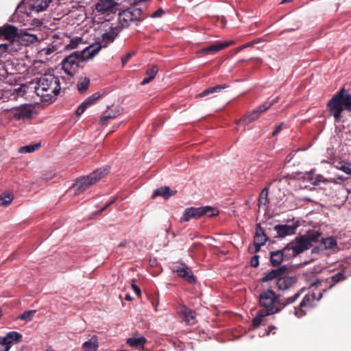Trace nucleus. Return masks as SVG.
<instances>
[{
    "label": "nucleus",
    "mask_w": 351,
    "mask_h": 351,
    "mask_svg": "<svg viewBox=\"0 0 351 351\" xmlns=\"http://www.w3.org/2000/svg\"><path fill=\"white\" fill-rule=\"evenodd\" d=\"M302 291L301 289L293 295L283 299H280V295L271 289L262 291L258 296V304L263 309L259 310L252 319L253 327L258 328L261 325H265V317L278 313L286 306L293 304L300 296Z\"/></svg>",
    "instance_id": "nucleus-1"
},
{
    "label": "nucleus",
    "mask_w": 351,
    "mask_h": 351,
    "mask_svg": "<svg viewBox=\"0 0 351 351\" xmlns=\"http://www.w3.org/2000/svg\"><path fill=\"white\" fill-rule=\"evenodd\" d=\"M327 110L335 122L341 121L343 110L351 113V93H348L345 88H341L328 102Z\"/></svg>",
    "instance_id": "nucleus-2"
},
{
    "label": "nucleus",
    "mask_w": 351,
    "mask_h": 351,
    "mask_svg": "<svg viewBox=\"0 0 351 351\" xmlns=\"http://www.w3.org/2000/svg\"><path fill=\"white\" fill-rule=\"evenodd\" d=\"M60 90V80L51 74H45L37 82L36 93L43 101H49L54 99Z\"/></svg>",
    "instance_id": "nucleus-3"
},
{
    "label": "nucleus",
    "mask_w": 351,
    "mask_h": 351,
    "mask_svg": "<svg viewBox=\"0 0 351 351\" xmlns=\"http://www.w3.org/2000/svg\"><path fill=\"white\" fill-rule=\"evenodd\" d=\"M110 172V168L105 167L98 169L87 176L78 178L73 184V188L78 192H83Z\"/></svg>",
    "instance_id": "nucleus-4"
},
{
    "label": "nucleus",
    "mask_w": 351,
    "mask_h": 351,
    "mask_svg": "<svg viewBox=\"0 0 351 351\" xmlns=\"http://www.w3.org/2000/svg\"><path fill=\"white\" fill-rule=\"evenodd\" d=\"M218 214L217 210L211 206H202L199 208L191 207L186 208L180 219L181 222H186L191 219H198L206 215L213 217Z\"/></svg>",
    "instance_id": "nucleus-5"
},
{
    "label": "nucleus",
    "mask_w": 351,
    "mask_h": 351,
    "mask_svg": "<svg viewBox=\"0 0 351 351\" xmlns=\"http://www.w3.org/2000/svg\"><path fill=\"white\" fill-rule=\"evenodd\" d=\"M322 297V293H320L317 300H319ZM315 299L316 294L314 292H309L306 294L300 304L298 306L294 307L295 315L298 318L305 316L306 315L307 310L313 307Z\"/></svg>",
    "instance_id": "nucleus-6"
},
{
    "label": "nucleus",
    "mask_w": 351,
    "mask_h": 351,
    "mask_svg": "<svg viewBox=\"0 0 351 351\" xmlns=\"http://www.w3.org/2000/svg\"><path fill=\"white\" fill-rule=\"evenodd\" d=\"M309 248L306 241L302 235L295 237L294 240L285 245V250L288 251L291 258Z\"/></svg>",
    "instance_id": "nucleus-7"
},
{
    "label": "nucleus",
    "mask_w": 351,
    "mask_h": 351,
    "mask_svg": "<svg viewBox=\"0 0 351 351\" xmlns=\"http://www.w3.org/2000/svg\"><path fill=\"white\" fill-rule=\"evenodd\" d=\"M80 62L79 51H74L63 60L62 69L70 77H73L78 71Z\"/></svg>",
    "instance_id": "nucleus-8"
},
{
    "label": "nucleus",
    "mask_w": 351,
    "mask_h": 351,
    "mask_svg": "<svg viewBox=\"0 0 351 351\" xmlns=\"http://www.w3.org/2000/svg\"><path fill=\"white\" fill-rule=\"evenodd\" d=\"M291 258L289 253L285 250V246L282 250L269 252V261L272 267H279L283 261H289Z\"/></svg>",
    "instance_id": "nucleus-9"
},
{
    "label": "nucleus",
    "mask_w": 351,
    "mask_h": 351,
    "mask_svg": "<svg viewBox=\"0 0 351 351\" xmlns=\"http://www.w3.org/2000/svg\"><path fill=\"white\" fill-rule=\"evenodd\" d=\"M173 271L176 273L179 277L184 279L189 283H196V278L193 275L191 269L186 264L180 263L178 265L173 266Z\"/></svg>",
    "instance_id": "nucleus-10"
},
{
    "label": "nucleus",
    "mask_w": 351,
    "mask_h": 351,
    "mask_svg": "<svg viewBox=\"0 0 351 351\" xmlns=\"http://www.w3.org/2000/svg\"><path fill=\"white\" fill-rule=\"evenodd\" d=\"M119 5L116 1H98L95 5V9L98 12L109 15L116 13Z\"/></svg>",
    "instance_id": "nucleus-11"
},
{
    "label": "nucleus",
    "mask_w": 351,
    "mask_h": 351,
    "mask_svg": "<svg viewBox=\"0 0 351 351\" xmlns=\"http://www.w3.org/2000/svg\"><path fill=\"white\" fill-rule=\"evenodd\" d=\"M298 281L296 276H281L276 280V287L279 290L286 291L293 287Z\"/></svg>",
    "instance_id": "nucleus-12"
},
{
    "label": "nucleus",
    "mask_w": 351,
    "mask_h": 351,
    "mask_svg": "<svg viewBox=\"0 0 351 351\" xmlns=\"http://www.w3.org/2000/svg\"><path fill=\"white\" fill-rule=\"evenodd\" d=\"M348 276V275L346 274V270L341 269L335 275L326 278L324 281L326 288L324 289L323 291L325 292L327 289L332 288L335 285L347 279Z\"/></svg>",
    "instance_id": "nucleus-13"
},
{
    "label": "nucleus",
    "mask_w": 351,
    "mask_h": 351,
    "mask_svg": "<svg viewBox=\"0 0 351 351\" xmlns=\"http://www.w3.org/2000/svg\"><path fill=\"white\" fill-rule=\"evenodd\" d=\"M288 267L287 265L280 266L277 269H274L267 272L264 273L263 276L261 279L262 282L271 281L274 279H278L281 276L284 275L287 271Z\"/></svg>",
    "instance_id": "nucleus-14"
},
{
    "label": "nucleus",
    "mask_w": 351,
    "mask_h": 351,
    "mask_svg": "<svg viewBox=\"0 0 351 351\" xmlns=\"http://www.w3.org/2000/svg\"><path fill=\"white\" fill-rule=\"evenodd\" d=\"M233 44L232 41L230 42H216L215 43L205 47L201 49H199L197 53H204V54H213L215 53L222 49H226V47L230 46Z\"/></svg>",
    "instance_id": "nucleus-15"
},
{
    "label": "nucleus",
    "mask_w": 351,
    "mask_h": 351,
    "mask_svg": "<svg viewBox=\"0 0 351 351\" xmlns=\"http://www.w3.org/2000/svg\"><path fill=\"white\" fill-rule=\"evenodd\" d=\"M337 241L333 237L322 238L321 242L312 249L311 253L319 254L324 250L333 249L337 246Z\"/></svg>",
    "instance_id": "nucleus-16"
},
{
    "label": "nucleus",
    "mask_w": 351,
    "mask_h": 351,
    "mask_svg": "<svg viewBox=\"0 0 351 351\" xmlns=\"http://www.w3.org/2000/svg\"><path fill=\"white\" fill-rule=\"evenodd\" d=\"M102 48L101 45H97L95 44L91 45L82 51H79V58L81 62H84L86 60H88L94 57Z\"/></svg>",
    "instance_id": "nucleus-17"
},
{
    "label": "nucleus",
    "mask_w": 351,
    "mask_h": 351,
    "mask_svg": "<svg viewBox=\"0 0 351 351\" xmlns=\"http://www.w3.org/2000/svg\"><path fill=\"white\" fill-rule=\"evenodd\" d=\"M298 225H276L274 228V230L276 231L278 237L284 238L286 236L292 235L295 234V230Z\"/></svg>",
    "instance_id": "nucleus-18"
},
{
    "label": "nucleus",
    "mask_w": 351,
    "mask_h": 351,
    "mask_svg": "<svg viewBox=\"0 0 351 351\" xmlns=\"http://www.w3.org/2000/svg\"><path fill=\"white\" fill-rule=\"evenodd\" d=\"M19 34L18 28L14 25L6 24L0 27V37L3 36L7 40H14Z\"/></svg>",
    "instance_id": "nucleus-19"
},
{
    "label": "nucleus",
    "mask_w": 351,
    "mask_h": 351,
    "mask_svg": "<svg viewBox=\"0 0 351 351\" xmlns=\"http://www.w3.org/2000/svg\"><path fill=\"white\" fill-rule=\"evenodd\" d=\"M269 108V105H261L259 106L256 109L254 110L250 113L246 114L243 119V121L245 122V123L248 124L256 120L261 113L264 112L267 110Z\"/></svg>",
    "instance_id": "nucleus-20"
},
{
    "label": "nucleus",
    "mask_w": 351,
    "mask_h": 351,
    "mask_svg": "<svg viewBox=\"0 0 351 351\" xmlns=\"http://www.w3.org/2000/svg\"><path fill=\"white\" fill-rule=\"evenodd\" d=\"M176 191H172L169 186H162L154 191L152 198H155L156 196H161L165 199L175 195Z\"/></svg>",
    "instance_id": "nucleus-21"
},
{
    "label": "nucleus",
    "mask_w": 351,
    "mask_h": 351,
    "mask_svg": "<svg viewBox=\"0 0 351 351\" xmlns=\"http://www.w3.org/2000/svg\"><path fill=\"white\" fill-rule=\"evenodd\" d=\"M267 240L268 237L265 233L263 228L261 226V224H256L254 243L264 245Z\"/></svg>",
    "instance_id": "nucleus-22"
},
{
    "label": "nucleus",
    "mask_w": 351,
    "mask_h": 351,
    "mask_svg": "<svg viewBox=\"0 0 351 351\" xmlns=\"http://www.w3.org/2000/svg\"><path fill=\"white\" fill-rule=\"evenodd\" d=\"M302 236L304 237V240L306 241L309 247H311L313 245L312 243H316L319 241L322 236V233L319 231L313 230L308 231L306 234Z\"/></svg>",
    "instance_id": "nucleus-23"
},
{
    "label": "nucleus",
    "mask_w": 351,
    "mask_h": 351,
    "mask_svg": "<svg viewBox=\"0 0 351 351\" xmlns=\"http://www.w3.org/2000/svg\"><path fill=\"white\" fill-rule=\"evenodd\" d=\"M181 316L182 319L189 325H193L196 322L195 315L196 313L195 311H192L189 308H184L181 311Z\"/></svg>",
    "instance_id": "nucleus-24"
},
{
    "label": "nucleus",
    "mask_w": 351,
    "mask_h": 351,
    "mask_svg": "<svg viewBox=\"0 0 351 351\" xmlns=\"http://www.w3.org/2000/svg\"><path fill=\"white\" fill-rule=\"evenodd\" d=\"M18 38L20 40V42L25 46L33 44L38 40L36 35L29 34L27 32L19 34Z\"/></svg>",
    "instance_id": "nucleus-25"
},
{
    "label": "nucleus",
    "mask_w": 351,
    "mask_h": 351,
    "mask_svg": "<svg viewBox=\"0 0 351 351\" xmlns=\"http://www.w3.org/2000/svg\"><path fill=\"white\" fill-rule=\"evenodd\" d=\"M98 337L93 335L88 341L82 344L84 351H97L99 348Z\"/></svg>",
    "instance_id": "nucleus-26"
},
{
    "label": "nucleus",
    "mask_w": 351,
    "mask_h": 351,
    "mask_svg": "<svg viewBox=\"0 0 351 351\" xmlns=\"http://www.w3.org/2000/svg\"><path fill=\"white\" fill-rule=\"evenodd\" d=\"M39 1H35L33 4H28L29 12H27V15L31 14L32 12H40L45 10L49 5V3L51 1H40V3H38Z\"/></svg>",
    "instance_id": "nucleus-27"
},
{
    "label": "nucleus",
    "mask_w": 351,
    "mask_h": 351,
    "mask_svg": "<svg viewBox=\"0 0 351 351\" xmlns=\"http://www.w3.org/2000/svg\"><path fill=\"white\" fill-rule=\"evenodd\" d=\"M22 338V335L16 331L8 332L5 337L3 338V341L6 343V346L11 347V344L14 341L19 342Z\"/></svg>",
    "instance_id": "nucleus-28"
},
{
    "label": "nucleus",
    "mask_w": 351,
    "mask_h": 351,
    "mask_svg": "<svg viewBox=\"0 0 351 351\" xmlns=\"http://www.w3.org/2000/svg\"><path fill=\"white\" fill-rule=\"evenodd\" d=\"M117 34L114 31L106 32L101 36V41L99 43H96L95 45H101L102 47H106L108 44L112 43L114 40Z\"/></svg>",
    "instance_id": "nucleus-29"
},
{
    "label": "nucleus",
    "mask_w": 351,
    "mask_h": 351,
    "mask_svg": "<svg viewBox=\"0 0 351 351\" xmlns=\"http://www.w3.org/2000/svg\"><path fill=\"white\" fill-rule=\"evenodd\" d=\"M158 71V68L156 65H152L149 68L145 73L146 77L141 82V85H145L152 81Z\"/></svg>",
    "instance_id": "nucleus-30"
},
{
    "label": "nucleus",
    "mask_w": 351,
    "mask_h": 351,
    "mask_svg": "<svg viewBox=\"0 0 351 351\" xmlns=\"http://www.w3.org/2000/svg\"><path fill=\"white\" fill-rule=\"evenodd\" d=\"M310 174H311V176L309 177V180H310L311 182L313 185H318L321 182H323V183H326V182L337 183V182L333 178L326 179L322 175L314 174L312 172H311Z\"/></svg>",
    "instance_id": "nucleus-31"
},
{
    "label": "nucleus",
    "mask_w": 351,
    "mask_h": 351,
    "mask_svg": "<svg viewBox=\"0 0 351 351\" xmlns=\"http://www.w3.org/2000/svg\"><path fill=\"white\" fill-rule=\"evenodd\" d=\"M141 1H135L134 5H132L129 9L132 13V16L134 18V21H139L144 19L145 16H143V10L142 8L138 7V3Z\"/></svg>",
    "instance_id": "nucleus-32"
},
{
    "label": "nucleus",
    "mask_w": 351,
    "mask_h": 351,
    "mask_svg": "<svg viewBox=\"0 0 351 351\" xmlns=\"http://www.w3.org/2000/svg\"><path fill=\"white\" fill-rule=\"evenodd\" d=\"M146 342L147 339L144 337L129 338L126 341L128 345L135 348L143 347Z\"/></svg>",
    "instance_id": "nucleus-33"
},
{
    "label": "nucleus",
    "mask_w": 351,
    "mask_h": 351,
    "mask_svg": "<svg viewBox=\"0 0 351 351\" xmlns=\"http://www.w3.org/2000/svg\"><path fill=\"white\" fill-rule=\"evenodd\" d=\"M227 87H228V86H226V85H217L213 87H209L208 88H206L205 90H204L203 92H202L201 93H199L198 95V97H203L207 96L210 94H213L214 93H218V92H220L222 89H224Z\"/></svg>",
    "instance_id": "nucleus-34"
},
{
    "label": "nucleus",
    "mask_w": 351,
    "mask_h": 351,
    "mask_svg": "<svg viewBox=\"0 0 351 351\" xmlns=\"http://www.w3.org/2000/svg\"><path fill=\"white\" fill-rule=\"evenodd\" d=\"M13 200V195L10 192H4L0 195V205L6 206Z\"/></svg>",
    "instance_id": "nucleus-35"
},
{
    "label": "nucleus",
    "mask_w": 351,
    "mask_h": 351,
    "mask_svg": "<svg viewBox=\"0 0 351 351\" xmlns=\"http://www.w3.org/2000/svg\"><path fill=\"white\" fill-rule=\"evenodd\" d=\"M268 192H269L268 187H265L261 192L259 197H258V206L259 207H261L262 206H266V204L268 203V198H267Z\"/></svg>",
    "instance_id": "nucleus-36"
},
{
    "label": "nucleus",
    "mask_w": 351,
    "mask_h": 351,
    "mask_svg": "<svg viewBox=\"0 0 351 351\" xmlns=\"http://www.w3.org/2000/svg\"><path fill=\"white\" fill-rule=\"evenodd\" d=\"M119 15L120 20L123 21L127 24H128L130 22L134 21V18H132V13L129 8L119 12Z\"/></svg>",
    "instance_id": "nucleus-37"
},
{
    "label": "nucleus",
    "mask_w": 351,
    "mask_h": 351,
    "mask_svg": "<svg viewBox=\"0 0 351 351\" xmlns=\"http://www.w3.org/2000/svg\"><path fill=\"white\" fill-rule=\"evenodd\" d=\"M40 147V143L28 145L21 147L19 149V152L22 153V154L32 153L34 151L38 149Z\"/></svg>",
    "instance_id": "nucleus-38"
},
{
    "label": "nucleus",
    "mask_w": 351,
    "mask_h": 351,
    "mask_svg": "<svg viewBox=\"0 0 351 351\" xmlns=\"http://www.w3.org/2000/svg\"><path fill=\"white\" fill-rule=\"evenodd\" d=\"M36 310H28L24 311L22 314L18 316V319L21 320H25L26 322H29L32 320L34 314L36 313Z\"/></svg>",
    "instance_id": "nucleus-39"
},
{
    "label": "nucleus",
    "mask_w": 351,
    "mask_h": 351,
    "mask_svg": "<svg viewBox=\"0 0 351 351\" xmlns=\"http://www.w3.org/2000/svg\"><path fill=\"white\" fill-rule=\"evenodd\" d=\"M90 80L88 77H84L77 84L78 90L82 93H84L89 87Z\"/></svg>",
    "instance_id": "nucleus-40"
},
{
    "label": "nucleus",
    "mask_w": 351,
    "mask_h": 351,
    "mask_svg": "<svg viewBox=\"0 0 351 351\" xmlns=\"http://www.w3.org/2000/svg\"><path fill=\"white\" fill-rule=\"evenodd\" d=\"M101 97V94L99 92H97L86 98L84 101L88 106H90L93 105L96 101H97Z\"/></svg>",
    "instance_id": "nucleus-41"
},
{
    "label": "nucleus",
    "mask_w": 351,
    "mask_h": 351,
    "mask_svg": "<svg viewBox=\"0 0 351 351\" xmlns=\"http://www.w3.org/2000/svg\"><path fill=\"white\" fill-rule=\"evenodd\" d=\"M101 97V94L99 92H97L86 98L84 101L88 106H90L93 105L96 101H97Z\"/></svg>",
    "instance_id": "nucleus-42"
},
{
    "label": "nucleus",
    "mask_w": 351,
    "mask_h": 351,
    "mask_svg": "<svg viewBox=\"0 0 351 351\" xmlns=\"http://www.w3.org/2000/svg\"><path fill=\"white\" fill-rule=\"evenodd\" d=\"M101 97V94L99 92H97L86 98L84 101L88 106H90L93 105L96 101H97Z\"/></svg>",
    "instance_id": "nucleus-43"
},
{
    "label": "nucleus",
    "mask_w": 351,
    "mask_h": 351,
    "mask_svg": "<svg viewBox=\"0 0 351 351\" xmlns=\"http://www.w3.org/2000/svg\"><path fill=\"white\" fill-rule=\"evenodd\" d=\"M82 43V38H76L72 39L69 44L66 46V49H73L77 47L78 45Z\"/></svg>",
    "instance_id": "nucleus-44"
},
{
    "label": "nucleus",
    "mask_w": 351,
    "mask_h": 351,
    "mask_svg": "<svg viewBox=\"0 0 351 351\" xmlns=\"http://www.w3.org/2000/svg\"><path fill=\"white\" fill-rule=\"evenodd\" d=\"M88 107V106L87 105V104L84 101L79 106L78 108H77L76 111H75V114L77 116H80L81 115L84 111Z\"/></svg>",
    "instance_id": "nucleus-45"
},
{
    "label": "nucleus",
    "mask_w": 351,
    "mask_h": 351,
    "mask_svg": "<svg viewBox=\"0 0 351 351\" xmlns=\"http://www.w3.org/2000/svg\"><path fill=\"white\" fill-rule=\"evenodd\" d=\"M115 118V115H111L110 114H104V116H102L99 120V123L101 125H105L107 124L108 120L110 119H112Z\"/></svg>",
    "instance_id": "nucleus-46"
},
{
    "label": "nucleus",
    "mask_w": 351,
    "mask_h": 351,
    "mask_svg": "<svg viewBox=\"0 0 351 351\" xmlns=\"http://www.w3.org/2000/svg\"><path fill=\"white\" fill-rule=\"evenodd\" d=\"M339 169L343 171L348 175H351V165L348 164H341V166L338 167Z\"/></svg>",
    "instance_id": "nucleus-47"
},
{
    "label": "nucleus",
    "mask_w": 351,
    "mask_h": 351,
    "mask_svg": "<svg viewBox=\"0 0 351 351\" xmlns=\"http://www.w3.org/2000/svg\"><path fill=\"white\" fill-rule=\"evenodd\" d=\"M135 53H136L135 51H132V52H130V53H127L125 56L122 57L121 62H122L123 66H124L129 61V60L133 56L135 55Z\"/></svg>",
    "instance_id": "nucleus-48"
},
{
    "label": "nucleus",
    "mask_w": 351,
    "mask_h": 351,
    "mask_svg": "<svg viewBox=\"0 0 351 351\" xmlns=\"http://www.w3.org/2000/svg\"><path fill=\"white\" fill-rule=\"evenodd\" d=\"M259 256L255 255L254 256L250 261V265L252 267H257L259 265Z\"/></svg>",
    "instance_id": "nucleus-49"
},
{
    "label": "nucleus",
    "mask_w": 351,
    "mask_h": 351,
    "mask_svg": "<svg viewBox=\"0 0 351 351\" xmlns=\"http://www.w3.org/2000/svg\"><path fill=\"white\" fill-rule=\"evenodd\" d=\"M164 14V10L162 8H158L157 10L152 12L151 14V16L152 18H158L162 16V15Z\"/></svg>",
    "instance_id": "nucleus-50"
},
{
    "label": "nucleus",
    "mask_w": 351,
    "mask_h": 351,
    "mask_svg": "<svg viewBox=\"0 0 351 351\" xmlns=\"http://www.w3.org/2000/svg\"><path fill=\"white\" fill-rule=\"evenodd\" d=\"M5 344L3 341V338L0 337V351H9V346H6Z\"/></svg>",
    "instance_id": "nucleus-51"
},
{
    "label": "nucleus",
    "mask_w": 351,
    "mask_h": 351,
    "mask_svg": "<svg viewBox=\"0 0 351 351\" xmlns=\"http://www.w3.org/2000/svg\"><path fill=\"white\" fill-rule=\"evenodd\" d=\"M283 124H284L283 123H281L280 125H278L275 128V130H274V132L271 134L272 136H275L276 135H277L282 130Z\"/></svg>",
    "instance_id": "nucleus-52"
},
{
    "label": "nucleus",
    "mask_w": 351,
    "mask_h": 351,
    "mask_svg": "<svg viewBox=\"0 0 351 351\" xmlns=\"http://www.w3.org/2000/svg\"><path fill=\"white\" fill-rule=\"evenodd\" d=\"M132 287L133 290L134 291V292L136 293V295L138 297H141V292L140 288L135 283L132 284Z\"/></svg>",
    "instance_id": "nucleus-53"
},
{
    "label": "nucleus",
    "mask_w": 351,
    "mask_h": 351,
    "mask_svg": "<svg viewBox=\"0 0 351 351\" xmlns=\"http://www.w3.org/2000/svg\"><path fill=\"white\" fill-rule=\"evenodd\" d=\"M278 101V97L274 98V99H272L271 101H265L263 105H267V104H269V108L273 106L274 104H275L276 103H277Z\"/></svg>",
    "instance_id": "nucleus-54"
},
{
    "label": "nucleus",
    "mask_w": 351,
    "mask_h": 351,
    "mask_svg": "<svg viewBox=\"0 0 351 351\" xmlns=\"http://www.w3.org/2000/svg\"><path fill=\"white\" fill-rule=\"evenodd\" d=\"M276 327L274 326H269L268 327V330L266 332V335H269L271 333L275 334V332H273V330H276Z\"/></svg>",
    "instance_id": "nucleus-55"
},
{
    "label": "nucleus",
    "mask_w": 351,
    "mask_h": 351,
    "mask_svg": "<svg viewBox=\"0 0 351 351\" xmlns=\"http://www.w3.org/2000/svg\"><path fill=\"white\" fill-rule=\"evenodd\" d=\"M8 46L4 44H0V56L1 54H3L4 52L7 51Z\"/></svg>",
    "instance_id": "nucleus-56"
},
{
    "label": "nucleus",
    "mask_w": 351,
    "mask_h": 351,
    "mask_svg": "<svg viewBox=\"0 0 351 351\" xmlns=\"http://www.w3.org/2000/svg\"><path fill=\"white\" fill-rule=\"evenodd\" d=\"M21 115L23 117H28L31 115V112L30 111H27V110H22L21 112Z\"/></svg>",
    "instance_id": "nucleus-57"
},
{
    "label": "nucleus",
    "mask_w": 351,
    "mask_h": 351,
    "mask_svg": "<svg viewBox=\"0 0 351 351\" xmlns=\"http://www.w3.org/2000/svg\"><path fill=\"white\" fill-rule=\"evenodd\" d=\"M254 252L257 253L258 252L260 251L261 247L263 246V245L254 243Z\"/></svg>",
    "instance_id": "nucleus-58"
},
{
    "label": "nucleus",
    "mask_w": 351,
    "mask_h": 351,
    "mask_svg": "<svg viewBox=\"0 0 351 351\" xmlns=\"http://www.w3.org/2000/svg\"><path fill=\"white\" fill-rule=\"evenodd\" d=\"M114 202V200L110 202L109 203H108L104 207H103L99 211V213H101L104 210H105L107 207H108L110 205H111L112 203Z\"/></svg>",
    "instance_id": "nucleus-59"
},
{
    "label": "nucleus",
    "mask_w": 351,
    "mask_h": 351,
    "mask_svg": "<svg viewBox=\"0 0 351 351\" xmlns=\"http://www.w3.org/2000/svg\"><path fill=\"white\" fill-rule=\"evenodd\" d=\"M255 43H258V41H252V42H250V43H247L243 45V47L246 48V47H251V46H252Z\"/></svg>",
    "instance_id": "nucleus-60"
},
{
    "label": "nucleus",
    "mask_w": 351,
    "mask_h": 351,
    "mask_svg": "<svg viewBox=\"0 0 351 351\" xmlns=\"http://www.w3.org/2000/svg\"><path fill=\"white\" fill-rule=\"evenodd\" d=\"M126 245H127V241H123L121 242L119 244L118 247H125Z\"/></svg>",
    "instance_id": "nucleus-61"
},
{
    "label": "nucleus",
    "mask_w": 351,
    "mask_h": 351,
    "mask_svg": "<svg viewBox=\"0 0 351 351\" xmlns=\"http://www.w3.org/2000/svg\"><path fill=\"white\" fill-rule=\"evenodd\" d=\"M25 1H21L20 4L18 5V8L21 9L23 8V6L25 5Z\"/></svg>",
    "instance_id": "nucleus-62"
},
{
    "label": "nucleus",
    "mask_w": 351,
    "mask_h": 351,
    "mask_svg": "<svg viewBox=\"0 0 351 351\" xmlns=\"http://www.w3.org/2000/svg\"><path fill=\"white\" fill-rule=\"evenodd\" d=\"M125 300H128V301H131L132 300V298H131V296L129 294H127L125 295Z\"/></svg>",
    "instance_id": "nucleus-63"
},
{
    "label": "nucleus",
    "mask_w": 351,
    "mask_h": 351,
    "mask_svg": "<svg viewBox=\"0 0 351 351\" xmlns=\"http://www.w3.org/2000/svg\"><path fill=\"white\" fill-rule=\"evenodd\" d=\"M338 179L340 180H345V178L343 176H339Z\"/></svg>",
    "instance_id": "nucleus-64"
}]
</instances>
